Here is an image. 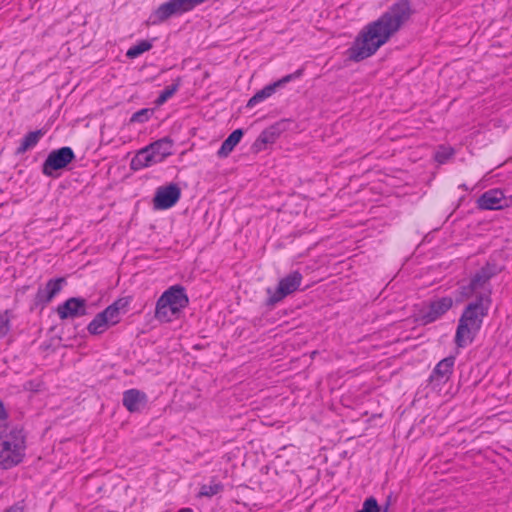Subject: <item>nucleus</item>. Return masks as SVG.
Segmentation results:
<instances>
[{
  "mask_svg": "<svg viewBox=\"0 0 512 512\" xmlns=\"http://www.w3.org/2000/svg\"><path fill=\"white\" fill-rule=\"evenodd\" d=\"M411 14L409 1L397 0L379 19L364 27L348 50L349 59L358 62L372 56L408 21Z\"/></svg>",
  "mask_w": 512,
  "mask_h": 512,
  "instance_id": "obj_1",
  "label": "nucleus"
},
{
  "mask_svg": "<svg viewBox=\"0 0 512 512\" xmlns=\"http://www.w3.org/2000/svg\"><path fill=\"white\" fill-rule=\"evenodd\" d=\"M26 451V436L23 429L0 426V468L10 469L23 461Z\"/></svg>",
  "mask_w": 512,
  "mask_h": 512,
  "instance_id": "obj_2",
  "label": "nucleus"
},
{
  "mask_svg": "<svg viewBox=\"0 0 512 512\" xmlns=\"http://www.w3.org/2000/svg\"><path fill=\"white\" fill-rule=\"evenodd\" d=\"M188 302L185 289L180 285L172 286L157 300L155 318L161 322H170L179 316Z\"/></svg>",
  "mask_w": 512,
  "mask_h": 512,
  "instance_id": "obj_3",
  "label": "nucleus"
},
{
  "mask_svg": "<svg viewBox=\"0 0 512 512\" xmlns=\"http://www.w3.org/2000/svg\"><path fill=\"white\" fill-rule=\"evenodd\" d=\"M499 272L495 264L487 263L479 271H477L467 285H461L459 293L463 298H470L475 296L476 299H481L486 296L488 304H491V289L489 281Z\"/></svg>",
  "mask_w": 512,
  "mask_h": 512,
  "instance_id": "obj_4",
  "label": "nucleus"
},
{
  "mask_svg": "<svg viewBox=\"0 0 512 512\" xmlns=\"http://www.w3.org/2000/svg\"><path fill=\"white\" fill-rule=\"evenodd\" d=\"M206 0H170L161 4L149 17L152 25L160 24L172 16L193 10Z\"/></svg>",
  "mask_w": 512,
  "mask_h": 512,
  "instance_id": "obj_5",
  "label": "nucleus"
},
{
  "mask_svg": "<svg viewBox=\"0 0 512 512\" xmlns=\"http://www.w3.org/2000/svg\"><path fill=\"white\" fill-rule=\"evenodd\" d=\"M302 280L303 276L299 271H293L283 277L275 291H272L270 288L267 289L269 294L268 304L275 305L288 295L294 293L300 287Z\"/></svg>",
  "mask_w": 512,
  "mask_h": 512,
  "instance_id": "obj_6",
  "label": "nucleus"
},
{
  "mask_svg": "<svg viewBox=\"0 0 512 512\" xmlns=\"http://www.w3.org/2000/svg\"><path fill=\"white\" fill-rule=\"evenodd\" d=\"M75 159L70 147H62L49 153L42 165V172L48 177H54V172L67 167Z\"/></svg>",
  "mask_w": 512,
  "mask_h": 512,
  "instance_id": "obj_7",
  "label": "nucleus"
},
{
  "mask_svg": "<svg viewBox=\"0 0 512 512\" xmlns=\"http://www.w3.org/2000/svg\"><path fill=\"white\" fill-rule=\"evenodd\" d=\"M487 295V293L485 294ZM490 308L487 296H482L481 299H475L470 302L464 309L459 319L466 321L472 326L481 328L483 319L487 316Z\"/></svg>",
  "mask_w": 512,
  "mask_h": 512,
  "instance_id": "obj_8",
  "label": "nucleus"
},
{
  "mask_svg": "<svg viewBox=\"0 0 512 512\" xmlns=\"http://www.w3.org/2000/svg\"><path fill=\"white\" fill-rule=\"evenodd\" d=\"M181 197V189L177 184L160 186L157 188L154 198L153 207L156 210H166L173 207Z\"/></svg>",
  "mask_w": 512,
  "mask_h": 512,
  "instance_id": "obj_9",
  "label": "nucleus"
},
{
  "mask_svg": "<svg viewBox=\"0 0 512 512\" xmlns=\"http://www.w3.org/2000/svg\"><path fill=\"white\" fill-rule=\"evenodd\" d=\"M57 314L61 320L75 319L87 314V301L80 297H71L57 307Z\"/></svg>",
  "mask_w": 512,
  "mask_h": 512,
  "instance_id": "obj_10",
  "label": "nucleus"
},
{
  "mask_svg": "<svg viewBox=\"0 0 512 512\" xmlns=\"http://www.w3.org/2000/svg\"><path fill=\"white\" fill-rule=\"evenodd\" d=\"M453 306L451 297H442L431 301L426 309L421 310V319L425 324L442 317Z\"/></svg>",
  "mask_w": 512,
  "mask_h": 512,
  "instance_id": "obj_11",
  "label": "nucleus"
},
{
  "mask_svg": "<svg viewBox=\"0 0 512 512\" xmlns=\"http://www.w3.org/2000/svg\"><path fill=\"white\" fill-rule=\"evenodd\" d=\"M477 204L483 210H500L508 206L503 192L498 189H491L483 193L479 197Z\"/></svg>",
  "mask_w": 512,
  "mask_h": 512,
  "instance_id": "obj_12",
  "label": "nucleus"
},
{
  "mask_svg": "<svg viewBox=\"0 0 512 512\" xmlns=\"http://www.w3.org/2000/svg\"><path fill=\"white\" fill-rule=\"evenodd\" d=\"M454 364H455L454 356H449V357L442 359L434 367V369L429 377V382L436 386H440V385L446 383L450 379V377L453 373Z\"/></svg>",
  "mask_w": 512,
  "mask_h": 512,
  "instance_id": "obj_13",
  "label": "nucleus"
},
{
  "mask_svg": "<svg viewBox=\"0 0 512 512\" xmlns=\"http://www.w3.org/2000/svg\"><path fill=\"white\" fill-rule=\"evenodd\" d=\"M301 70L296 71L293 74L286 75L282 79L274 82L273 84L267 85L260 91H258L253 97H251L247 103V107H254L256 104L264 101L275 93L276 89L288 83L290 80L297 78L301 75Z\"/></svg>",
  "mask_w": 512,
  "mask_h": 512,
  "instance_id": "obj_14",
  "label": "nucleus"
},
{
  "mask_svg": "<svg viewBox=\"0 0 512 512\" xmlns=\"http://www.w3.org/2000/svg\"><path fill=\"white\" fill-rule=\"evenodd\" d=\"M65 278L50 279L45 287H40L35 296L36 304H48L62 289Z\"/></svg>",
  "mask_w": 512,
  "mask_h": 512,
  "instance_id": "obj_15",
  "label": "nucleus"
},
{
  "mask_svg": "<svg viewBox=\"0 0 512 512\" xmlns=\"http://www.w3.org/2000/svg\"><path fill=\"white\" fill-rule=\"evenodd\" d=\"M480 329L481 328L472 326L466 321L459 319L454 339L456 346L458 348H464L471 344Z\"/></svg>",
  "mask_w": 512,
  "mask_h": 512,
  "instance_id": "obj_16",
  "label": "nucleus"
},
{
  "mask_svg": "<svg viewBox=\"0 0 512 512\" xmlns=\"http://www.w3.org/2000/svg\"><path fill=\"white\" fill-rule=\"evenodd\" d=\"M282 130L280 124L272 125L265 130H263L255 142L252 144L251 150L254 153H259L265 150L268 145H271L276 142L279 138Z\"/></svg>",
  "mask_w": 512,
  "mask_h": 512,
  "instance_id": "obj_17",
  "label": "nucleus"
},
{
  "mask_svg": "<svg viewBox=\"0 0 512 512\" xmlns=\"http://www.w3.org/2000/svg\"><path fill=\"white\" fill-rule=\"evenodd\" d=\"M122 403L129 412H140L147 403V396L138 389H129L123 393Z\"/></svg>",
  "mask_w": 512,
  "mask_h": 512,
  "instance_id": "obj_18",
  "label": "nucleus"
},
{
  "mask_svg": "<svg viewBox=\"0 0 512 512\" xmlns=\"http://www.w3.org/2000/svg\"><path fill=\"white\" fill-rule=\"evenodd\" d=\"M154 155L151 152L149 146L141 149L131 160V168L133 170H140L145 167L157 164Z\"/></svg>",
  "mask_w": 512,
  "mask_h": 512,
  "instance_id": "obj_19",
  "label": "nucleus"
},
{
  "mask_svg": "<svg viewBox=\"0 0 512 512\" xmlns=\"http://www.w3.org/2000/svg\"><path fill=\"white\" fill-rule=\"evenodd\" d=\"M148 146L158 163L164 161L166 157L172 154V140L167 137L157 140Z\"/></svg>",
  "mask_w": 512,
  "mask_h": 512,
  "instance_id": "obj_20",
  "label": "nucleus"
},
{
  "mask_svg": "<svg viewBox=\"0 0 512 512\" xmlns=\"http://www.w3.org/2000/svg\"><path fill=\"white\" fill-rule=\"evenodd\" d=\"M128 304L125 299H119L113 304L109 305L101 314L110 324V326L117 324L120 321V310L124 309Z\"/></svg>",
  "mask_w": 512,
  "mask_h": 512,
  "instance_id": "obj_21",
  "label": "nucleus"
},
{
  "mask_svg": "<svg viewBox=\"0 0 512 512\" xmlns=\"http://www.w3.org/2000/svg\"><path fill=\"white\" fill-rule=\"evenodd\" d=\"M243 130L236 129L234 130L222 143L220 149L217 152V155L220 158L227 157L235 148V146L240 142L243 137Z\"/></svg>",
  "mask_w": 512,
  "mask_h": 512,
  "instance_id": "obj_22",
  "label": "nucleus"
},
{
  "mask_svg": "<svg viewBox=\"0 0 512 512\" xmlns=\"http://www.w3.org/2000/svg\"><path fill=\"white\" fill-rule=\"evenodd\" d=\"M44 135L42 130L29 132L22 140L17 148V154H23L37 145L41 137Z\"/></svg>",
  "mask_w": 512,
  "mask_h": 512,
  "instance_id": "obj_23",
  "label": "nucleus"
},
{
  "mask_svg": "<svg viewBox=\"0 0 512 512\" xmlns=\"http://www.w3.org/2000/svg\"><path fill=\"white\" fill-rule=\"evenodd\" d=\"M109 326L110 324L107 322V320L100 312L88 324L87 330L92 335H99L106 331Z\"/></svg>",
  "mask_w": 512,
  "mask_h": 512,
  "instance_id": "obj_24",
  "label": "nucleus"
},
{
  "mask_svg": "<svg viewBox=\"0 0 512 512\" xmlns=\"http://www.w3.org/2000/svg\"><path fill=\"white\" fill-rule=\"evenodd\" d=\"M180 82V78H177L173 84L167 86L155 100V104L161 106L170 99L178 91Z\"/></svg>",
  "mask_w": 512,
  "mask_h": 512,
  "instance_id": "obj_25",
  "label": "nucleus"
},
{
  "mask_svg": "<svg viewBox=\"0 0 512 512\" xmlns=\"http://www.w3.org/2000/svg\"><path fill=\"white\" fill-rule=\"evenodd\" d=\"M152 48V43L148 40H142L136 45L130 47L126 53V56L130 59H134L140 56L142 53L149 51Z\"/></svg>",
  "mask_w": 512,
  "mask_h": 512,
  "instance_id": "obj_26",
  "label": "nucleus"
},
{
  "mask_svg": "<svg viewBox=\"0 0 512 512\" xmlns=\"http://www.w3.org/2000/svg\"><path fill=\"white\" fill-rule=\"evenodd\" d=\"M223 490L221 483H210L201 486L199 491L200 497H212Z\"/></svg>",
  "mask_w": 512,
  "mask_h": 512,
  "instance_id": "obj_27",
  "label": "nucleus"
},
{
  "mask_svg": "<svg viewBox=\"0 0 512 512\" xmlns=\"http://www.w3.org/2000/svg\"><path fill=\"white\" fill-rule=\"evenodd\" d=\"M357 512H380V507L374 497L367 498Z\"/></svg>",
  "mask_w": 512,
  "mask_h": 512,
  "instance_id": "obj_28",
  "label": "nucleus"
},
{
  "mask_svg": "<svg viewBox=\"0 0 512 512\" xmlns=\"http://www.w3.org/2000/svg\"><path fill=\"white\" fill-rule=\"evenodd\" d=\"M453 149L450 147H440L436 154H435V160L439 163H445L452 155H453Z\"/></svg>",
  "mask_w": 512,
  "mask_h": 512,
  "instance_id": "obj_29",
  "label": "nucleus"
},
{
  "mask_svg": "<svg viewBox=\"0 0 512 512\" xmlns=\"http://www.w3.org/2000/svg\"><path fill=\"white\" fill-rule=\"evenodd\" d=\"M151 114V111L149 109H141L137 112H135L131 119H130V122L134 123V122H138V123H142V122H145L149 119V116Z\"/></svg>",
  "mask_w": 512,
  "mask_h": 512,
  "instance_id": "obj_30",
  "label": "nucleus"
},
{
  "mask_svg": "<svg viewBox=\"0 0 512 512\" xmlns=\"http://www.w3.org/2000/svg\"><path fill=\"white\" fill-rule=\"evenodd\" d=\"M10 329L7 311L0 315V338H3Z\"/></svg>",
  "mask_w": 512,
  "mask_h": 512,
  "instance_id": "obj_31",
  "label": "nucleus"
},
{
  "mask_svg": "<svg viewBox=\"0 0 512 512\" xmlns=\"http://www.w3.org/2000/svg\"><path fill=\"white\" fill-rule=\"evenodd\" d=\"M24 388L26 390L38 392L40 390V384L39 383H35L34 381H28V382L25 383Z\"/></svg>",
  "mask_w": 512,
  "mask_h": 512,
  "instance_id": "obj_32",
  "label": "nucleus"
},
{
  "mask_svg": "<svg viewBox=\"0 0 512 512\" xmlns=\"http://www.w3.org/2000/svg\"><path fill=\"white\" fill-rule=\"evenodd\" d=\"M5 512H23V509L18 505H13L10 508H8Z\"/></svg>",
  "mask_w": 512,
  "mask_h": 512,
  "instance_id": "obj_33",
  "label": "nucleus"
},
{
  "mask_svg": "<svg viewBox=\"0 0 512 512\" xmlns=\"http://www.w3.org/2000/svg\"><path fill=\"white\" fill-rule=\"evenodd\" d=\"M6 411H5V408H4V405L3 403L0 401V420H3L6 418Z\"/></svg>",
  "mask_w": 512,
  "mask_h": 512,
  "instance_id": "obj_34",
  "label": "nucleus"
},
{
  "mask_svg": "<svg viewBox=\"0 0 512 512\" xmlns=\"http://www.w3.org/2000/svg\"><path fill=\"white\" fill-rule=\"evenodd\" d=\"M181 512H191V509L190 508H186V509L181 510Z\"/></svg>",
  "mask_w": 512,
  "mask_h": 512,
  "instance_id": "obj_35",
  "label": "nucleus"
},
{
  "mask_svg": "<svg viewBox=\"0 0 512 512\" xmlns=\"http://www.w3.org/2000/svg\"><path fill=\"white\" fill-rule=\"evenodd\" d=\"M388 507H389V505L387 504L385 509L382 512H387L388 511Z\"/></svg>",
  "mask_w": 512,
  "mask_h": 512,
  "instance_id": "obj_36",
  "label": "nucleus"
}]
</instances>
